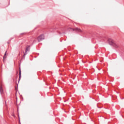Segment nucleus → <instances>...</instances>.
Returning a JSON list of instances; mask_svg holds the SVG:
<instances>
[{"mask_svg": "<svg viewBox=\"0 0 124 124\" xmlns=\"http://www.w3.org/2000/svg\"><path fill=\"white\" fill-rule=\"evenodd\" d=\"M73 31H78V32H82V30L80 28H77L75 29H72Z\"/></svg>", "mask_w": 124, "mask_h": 124, "instance_id": "3", "label": "nucleus"}, {"mask_svg": "<svg viewBox=\"0 0 124 124\" xmlns=\"http://www.w3.org/2000/svg\"><path fill=\"white\" fill-rule=\"evenodd\" d=\"M28 51H30V46H27L26 49V53H24V56L25 55H27V52H28Z\"/></svg>", "mask_w": 124, "mask_h": 124, "instance_id": "4", "label": "nucleus"}, {"mask_svg": "<svg viewBox=\"0 0 124 124\" xmlns=\"http://www.w3.org/2000/svg\"><path fill=\"white\" fill-rule=\"evenodd\" d=\"M0 93L1 94L3 93V89H2V86H1L0 87Z\"/></svg>", "mask_w": 124, "mask_h": 124, "instance_id": "5", "label": "nucleus"}, {"mask_svg": "<svg viewBox=\"0 0 124 124\" xmlns=\"http://www.w3.org/2000/svg\"><path fill=\"white\" fill-rule=\"evenodd\" d=\"M108 43H109L110 45H112L115 48H119V45H118L117 44L115 43L114 42V41H113L112 39H108Z\"/></svg>", "mask_w": 124, "mask_h": 124, "instance_id": "1", "label": "nucleus"}, {"mask_svg": "<svg viewBox=\"0 0 124 124\" xmlns=\"http://www.w3.org/2000/svg\"><path fill=\"white\" fill-rule=\"evenodd\" d=\"M19 80L21 79V68H19Z\"/></svg>", "mask_w": 124, "mask_h": 124, "instance_id": "7", "label": "nucleus"}, {"mask_svg": "<svg viewBox=\"0 0 124 124\" xmlns=\"http://www.w3.org/2000/svg\"><path fill=\"white\" fill-rule=\"evenodd\" d=\"M37 39L39 42H40V41H42V40H44V35H40L38 37Z\"/></svg>", "mask_w": 124, "mask_h": 124, "instance_id": "2", "label": "nucleus"}, {"mask_svg": "<svg viewBox=\"0 0 124 124\" xmlns=\"http://www.w3.org/2000/svg\"><path fill=\"white\" fill-rule=\"evenodd\" d=\"M7 54V51H6L5 54H4V55L3 56V62H4V59H6V55Z\"/></svg>", "mask_w": 124, "mask_h": 124, "instance_id": "6", "label": "nucleus"}]
</instances>
